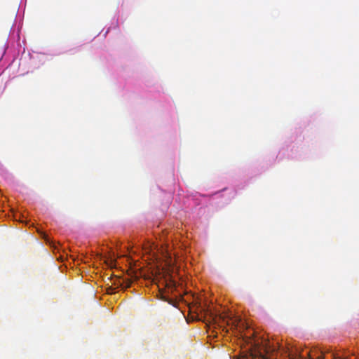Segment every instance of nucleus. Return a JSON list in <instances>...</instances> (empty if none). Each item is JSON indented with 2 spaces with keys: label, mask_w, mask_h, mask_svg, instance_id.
Instances as JSON below:
<instances>
[{
  "label": "nucleus",
  "mask_w": 359,
  "mask_h": 359,
  "mask_svg": "<svg viewBox=\"0 0 359 359\" xmlns=\"http://www.w3.org/2000/svg\"><path fill=\"white\" fill-rule=\"evenodd\" d=\"M311 359H325V353L322 351H317L309 353Z\"/></svg>",
  "instance_id": "obj_1"
},
{
  "label": "nucleus",
  "mask_w": 359,
  "mask_h": 359,
  "mask_svg": "<svg viewBox=\"0 0 359 359\" xmlns=\"http://www.w3.org/2000/svg\"><path fill=\"white\" fill-rule=\"evenodd\" d=\"M118 285L122 286V283L120 282V280H118V283L117 284V287H118Z\"/></svg>",
  "instance_id": "obj_2"
},
{
  "label": "nucleus",
  "mask_w": 359,
  "mask_h": 359,
  "mask_svg": "<svg viewBox=\"0 0 359 359\" xmlns=\"http://www.w3.org/2000/svg\"><path fill=\"white\" fill-rule=\"evenodd\" d=\"M262 358L263 359H267V358H266V356H264V355H262Z\"/></svg>",
  "instance_id": "obj_3"
},
{
  "label": "nucleus",
  "mask_w": 359,
  "mask_h": 359,
  "mask_svg": "<svg viewBox=\"0 0 359 359\" xmlns=\"http://www.w3.org/2000/svg\"><path fill=\"white\" fill-rule=\"evenodd\" d=\"M330 357L332 358H334V355L332 353H330Z\"/></svg>",
  "instance_id": "obj_4"
}]
</instances>
